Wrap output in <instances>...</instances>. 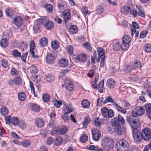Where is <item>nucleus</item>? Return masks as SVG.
<instances>
[{"label":"nucleus","instance_id":"33","mask_svg":"<svg viewBox=\"0 0 151 151\" xmlns=\"http://www.w3.org/2000/svg\"><path fill=\"white\" fill-rule=\"evenodd\" d=\"M81 104L83 108H88L90 106V103L87 100L85 99L82 101Z\"/></svg>","mask_w":151,"mask_h":151},{"label":"nucleus","instance_id":"17","mask_svg":"<svg viewBox=\"0 0 151 151\" xmlns=\"http://www.w3.org/2000/svg\"><path fill=\"white\" fill-rule=\"evenodd\" d=\"M19 48L22 51H24L27 49V42L25 41H19L18 43Z\"/></svg>","mask_w":151,"mask_h":151},{"label":"nucleus","instance_id":"37","mask_svg":"<svg viewBox=\"0 0 151 151\" xmlns=\"http://www.w3.org/2000/svg\"><path fill=\"white\" fill-rule=\"evenodd\" d=\"M94 124L96 126L100 127L101 125V120L98 117H96L94 120Z\"/></svg>","mask_w":151,"mask_h":151},{"label":"nucleus","instance_id":"20","mask_svg":"<svg viewBox=\"0 0 151 151\" xmlns=\"http://www.w3.org/2000/svg\"><path fill=\"white\" fill-rule=\"evenodd\" d=\"M48 39L46 37L41 38L40 40V45L42 47L46 46L48 44Z\"/></svg>","mask_w":151,"mask_h":151},{"label":"nucleus","instance_id":"41","mask_svg":"<svg viewBox=\"0 0 151 151\" xmlns=\"http://www.w3.org/2000/svg\"><path fill=\"white\" fill-rule=\"evenodd\" d=\"M59 134H65L67 131V128L65 126H63V127L60 128H59Z\"/></svg>","mask_w":151,"mask_h":151},{"label":"nucleus","instance_id":"57","mask_svg":"<svg viewBox=\"0 0 151 151\" xmlns=\"http://www.w3.org/2000/svg\"><path fill=\"white\" fill-rule=\"evenodd\" d=\"M104 9L101 6H98L96 8V11L98 14L102 13L104 12Z\"/></svg>","mask_w":151,"mask_h":151},{"label":"nucleus","instance_id":"52","mask_svg":"<svg viewBox=\"0 0 151 151\" xmlns=\"http://www.w3.org/2000/svg\"><path fill=\"white\" fill-rule=\"evenodd\" d=\"M146 88L148 89L146 90V92L148 96L151 99V87L149 85L148 83H146Z\"/></svg>","mask_w":151,"mask_h":151},{"label":"nucleus","instance_id":"45","mask_svg":"<svg viewBox=\"0 0 151 151\" xmlns=\"http://www.w3.org/2000/svg\"><path fill=\"white\" fill-rule=\"evenodd\" d=\"M113 48L114 50L116 51H119L121 48L120 43L118 42L115 43L113 45Z\"/></svg>","mask_w":151,"mask_h":151},{"label":"nucleus","instance_id":"44","mask_svg":"<svg viewBox=\"0 0 151 151\" xmlns=\"http://www.w3.org/2000/svg\"><path fill=\"white\" fill-rule=\"evenodd\" d=\"M114 102L112 97L111 96H108L104 100L103 104H105L108 103H111L112 104Z\"/></svg>","mask_w":151,"mask_h":151},{"label":"nucleus","instance_id":"16","mask_svg":"<svg viewBox=\"0 0 151 151\" xmlns=\"http://www.w3.org/2000/svg\"><path fill=\"white\" fill-rule=\"evenodd\" d=\"M36 125L39 127H41L44 125V120L41 118H39L35 119Z\"/></svg>","mask_w":151,"mask_h":151},{"label":"nucleus","instance_id":"27","mask_svg":"<svg viewBox=\"0 0 151 151\" xmlns=\"http://www.w3.org/2000/svg\"><path fill=\"white\" fill-rule=\"evenodd\" d=\"M44 8L46 11L48 13H51L52 12L53 7L51 4H46L44 5Z\"/></svg>","mask_w":151,"mask_h":151},{"label":"nucleus","instance_id":"3","mask_svg":"<svg viewBox=\"0 0 151 151\" xmlns=\"http://www.w3.org/2000/svg\"><path fill=\"white\" fill-rule=\"evenodd\" d=\"M101 145L105 150H109L113 147V140L109 138L106 137L102 140Z\"/></svg>","mask_w":151,"mask_h":151},{"label":"nucleus","instance_id":"55","mask_svg":"<svg viewBox=\"0 0 151 151\" xmlns=\"http://www.w3.org/2000/svg\"><path fill=\"white\" fill-rule=\"evenodd\" d=\"M54 106L57 108H59L62 105V103L61 101L55 100L53 102Z\"/></svg>","mask_w":151,"mask_h":151},{"label":"nucleus","instance_id":"13","mask_svg":"<svg viewBox=\"0 0 151 151\" xmlns=\"http://www.w3.org/2000/svg\"><path fill=\"white\" fill-rule=\"evenodd\" d=\"M63 15L64 16V20L66 23V22L69 20L71 18V14L69 9H67L65 11Z\"/></svg>","mask_w":151,"mask_h":151},{"label":"nucleus","instance_id":"54","mask_svg":"<svg viewBox=\"0 0 151 151\" xmlns=\"http://www.w3.org/2000/svg\"><path fill=\"white\" fill-rule=\"evenodd\" d=\"M145 50L147 52H151V45L149 44H146L144 46Z\"/></svg>","mask_w":151,"mask_h":151},{"label":"nucleus","instance_id":"11","mask_svg":"<svg viewBox=\"0 0 151 151\" xmlns=\"http://www.w3.org/2000/svg\"><path fill=\"white\" fill-rule=\"evenodd\" d=\"M86 54H81L78 55L76 57V62H78L79 61L81 62H84L86 60Z\"/></svg>","mask_w":151,"mask_h":151},{"label":"nucleus","instance_id":"32","mask_svg":"<svg viewBox=\"0 0 151 151\" xmlns=\"http://www.w3.org/2000/svg\"><path fill=\"white\" fill-rule=\"evenodd\" d=\"M109 109L108 108L104 107L101 109V113L102 115L105 117L107 116L108 112Z\"/></svg>","mask_w":151,"mask_h":151},{"label":"nucleus","instance_id":"4","mask_svg":"<svg viewBox=\"0 0 151 151\" xmlns=\"http://www.w3.org/2000/svg\"><path fill=\"white\" fill-rule=\"evenodd\" d=\"M145 112L143 107L138 106L133 109L132 111V115L133 117H137L143 115Z\"/></svg>","mask_w":151,"mask_h":151},{"label":"nucleus","instance_id":"51","mask_svg":"<svg viewBox=\"0 0 151 151\" xmlns=\"http://www.w3.org/2000/svg\"><path fill=\"white\" fill-rule=\"evenodd\" d=\"M117 119L118 120L119 123H120L124 125L125 124V121L123 116L119 115Z\"/></svg>","mask_w":151,"mask_h":151},{"label":"nucleus","instance_id":"59","mask_svg":"<svg viewBox=\"0 0 151 151\" xmlns=\"http://www.w3.org/2000/svg\"><path fill=\"white\" fill-rule=\"evenodd\" d=\"M54 77L52 76L49 74L46 75V79L47 81L49 82H51L54 80Z\"/></svg>","mask_w":151,"mask_h":151},{"label":"nucleus","instance_id":"48","mask_svg":"<svg viewBox=\"0 0 151 151\" xmlns=\"http://www.w3.org/2000/svg\"><path fill=\"white\" fill-rule=\"evenodd\" d=\"M90 121V118L88 116H86L85 117L83 122V126L84 127H86L87 126V125L89 123Z\"/></svg>","mask_w":151,"mask_h":151},{"label":"nucleus","instance_id":"25","mask_svg":"<svg viewBox=\"0 0 151 151\" xmlns=\"http://www.w3.org/2000/svg\"><path fill=\"white\" fill-rule=\"evenodd\" d=\"M45 26L47 29L50 30L53 28V24L51 22L48 21L45 23Z\"/></svg>","mask_w":151,"mask_h":151},{"label":"nucleus","instance_id":"35","mask_svg":"<svg viewBox=\"0 0 151 151\" xmlns=\"http://www.w3.org/2000/svg\"><path fill=\"white\" fill-rule=\"evenodd\" d=\"M121 49L122 50L126 51L128 49L129 47V44L122 42V45H121Z\"/></svg>","mask_w":151,"mask_h":151},{"label":"nucleus","instance_id":"64","mask_svg":"<svg viewBox=\"0 0 151 151\" xmlns=\"http://www.w3.org/2000/svg\"><path fill=\"white\" fill-rule=\"evenodd\" d=\"M107 115V116H108L109 118H112L114 116V113L112 110H109Z\"/></svg>","mask_w":151,"mask_h":151},{"label":"nucleus","instance_id":"61","mask_svg":"<svg viewBox=\"0 0 151 151\" xmlns=\"http://www.w3.org/2000/svg\"><path fill=\"white\" fill-rule=\"evenodd\" d=\"M27 124L23 121H20L19 124V127L22 129H24L26 127Z\"/></svg>","mask_w":151,"mask_h":151},{"label":"nucleus","instance_id":"47","mask_svg":"<svg viewBox=\"0 0 151 151\" xmlns=\"http://www.w3.org/2000/svg\"><path fill=\"white\" fill-rule=\"evenodd\" d=\"M133 70V68L131 66L127 65L124 69V72L126 73H129Z\"/></svg>","mask_w":151,"mask_h":151},{"label":"nucleus","instance_id":"29","mask_svg":"<svg viewBox=\"0 0 151 151\" xmlns=\"http://www.w3.org/2000/svg\"><path fill=\"white\" fill-rule=\"evenodd\" d=\"M5 12L7 15L9 17H12L14 14V11L10 8L6 9Z\"/></svg>","mask_w":151,"mask_h":151},{"label":"nucleus","instance_id":"31","mask_svg":"<svg viewBox=\"0 0 151 151\" xmlns=\"http://www.w3.org/2000/svg\"><path fill=\"white\" fill-rule=\"evenodd\" d=\"M33 29L35 33L40 32L41 31V28L40 24L39 23L35 24L33 26Z\"/></svg>","mask_w":151,"mask_h":151},{"label":"nucleus","instance_id":"18","mask_svg":"<svg viewBox=\"0 0 151 151\" xmlns=\"http://www.w3.org/2000/svg\"><path fill=\"white\" fill-rule=\"evenodd\" d=\"M68 61L67 59L65 58L61 59L59 62L60 66L63 68H65L68 65Z\"/></svg>","mask_w":151,"mask_h":151},{"label":"nucleus","instance_id":"63","mask_svg":"<svg viewBox=\"0 0 151 151\" xmlns=\"http://www.w3.org/2000/svg\"><path fill=\"white\" fill-rule=\"evenodd\" d=\"M83 45L86 49L89 51H90L91 50V47L90 44L86 42L83 44Z\"/></svg>","mask_w":151,"mask_h":151},{"label":"nucleus","instance_id":"62","mask_svg":"<svg viewBox=\"0 0 151 151\" xmlns=\"http://www.w3.org/2000/svg\"><path fill=\"white\" fill-rule=\"evenodd\" d=\"M67 50L70 55H72L73 52V47L71 45H69L67 47Z\"/></svg>","mask_w":151,"mask_h":151},{"label":"nucleus","instance_id":"15","mask_svg":"<svg viewBox=\"0 0 151 151\" xmlns=\"http://www.w3.org/2000/svg\"><path fill=\"white\" fill-rule=\"evenodd\" d=\"M15 25L17 26H20L22 25V20L20 17H17L13 20Z\"/></svg>","mask_w":151,"mask_h":151},{"label":"nucleus","instance_id":"23","mask_svg":"<svg viewBox=\"0 0 151 151\" xmlns=\"http://www.w3.org/2000/svg\"><path fill=\"white\" fill-rule=\"evenodd\" d=\"M29 105L31 107V108L33 111H40V107L36 104H33L32 103L29 104Z\"/></svg>","mask_w":151,"mask_h":151},{"label":"nucleus","instance_id":"50","mask_svg":"<svg viewBox=\"0 0 151 151\" xmlns=\"http://www.w3.org/2000/svg\"><path fill=\"white\" fill-rule=\"evenodd\" d=\"M131 35L132 36H134L135 37H137L139 35L138 31H136L135 29L133 28L131 29Z\"/></svg>","mask_w":151,"mask_h":151},{"label":"nucleus","instance_id":"60","mask_svg":"<svg viewBox=\"0 0 151 151\" xmlns=\"http://www.w3.org/2000/svg\"><path fill=\"white\" fill-rule=\"evenodd\" d=\"M13 56L16 57H19L21 55V53L17 50H14L12 53Z\"/></svg>","mask_w":151,"mask_h":151},{"label":"nucleus","instance_id":"21","mask_svg":"<svg viewBox=\"0 0 151 151\" xmlns=\"http://www.w3.org/2000/svg\"><path fill=\"white\" fill-rule=\"evenodd\" d=\"M9 45L8 42L6 38L2 39L0 41V45L3 48L6 47Z\"/></svg>","mask_w":151,"mask_h":151},{"label":"nucleus","instance_id":"38","mask_svg":"<svg viewBox=\"0 0 151 151\" xmlns=\"http://www.w3.org/2000/svg\"><path fill=\"white\" fill-rule=\"evenodd\" d=\"M137 7H138V11L137 12L138 15L142 17H144L145 14L144 10L141 6H139V7H138L137 6Z\"/></svg>","mask_w":151,"mask_h":151},{"label":"nucleus","instance_id":"42","mask_svg":"<svg viewBox=\"0 0 151 151\" xmlns=\"http://www.w3.org/2000/svg\"><path fill=\"white\" fill-rule=\"evenodd\" d=\"M50 99V95L47 93H45L42 96V99L43 101L45 102H47Z\"/></svg>","mask_w":151,"mask_h":151},{"label":"nucleus","instance_id":"43","mask_svg":"<svg viewBox=\"0 0 151 151\" xmlns=\"http://www.w3.org/2000/svg\"><path fill=\"white\" fill-rule=\"evenodd\" d=\"M141 67V63L139 61L136 60L133 64V68L135 69H139Z\"/></svg>","mask_w":151,"mask_h":151},{"label":"nucleus","instance_id":"24","mask_svg":"<svg viewBox=\"0 0 151 151\" xmlns=\"http://www.w3.org/2000/svg\"><path fill=\"white\" fill-rule=\"evenodd\" d=\"M73 109L72 107L68 105H66L64 108L63 113L65 114L69 113L72 112Z\"/></svg>","mask_w":151,"mask_h":151},{"label":"nucleus","instance_id":"9","mask_svg":"<svg viewBox=\"0 0 151 151\" xmlns=\"http://www.w3.org/2000/svg\"><path fill=\"white\" fill-rule=\"evenodd\" d=\"M55 58V54L49 53L46 56V60L48 63L52 64L54 63Z\"/></svg>","mask_w":151,"mask_h":151},{"label":"nucleus","instance_id":"19","mask_svg":"<svg viewBox=\"0 0 151 151\" xmlns=\"http://www.w3.org/2000/svg\"><path fill=\"white\" fill-rule=\"evenodd\" d=\"M117 129V133L119 135H122L125 134L126 132L125 128L121 125L119 126L116 128Z\"/></svg>","mask_w":151,"mask_h":151},{"label":"nucleus","instance_id":"8","mask_svg":"<svg viewBox=\"0 0 151 151\" xmlns=\"http://www.w3.org/2000/svg\"><path fill=\"white\" fill-rule=\"evenodd\" d=\"M66 88L69 91H72L74 88V85L72 81L70 80H66L65 81Z\"/></svg>","mask_w":151,"mask_h":151},{"label":"nucleus","instance_id":"14","mask_svg":"<svg viewBox=\"0 0 151 151\" xmlns=\"http://www.w3.org/2000/svg\"><path fill=\"white\" fill-rule=\"evenodd\" d=\"M111 125L115 128H116L119 126L121 125L116 117L114 118L111 119Z\"/></svg>","mask_w":151,"mask_h":151},{"label":"nucleus","instance_id":"28","mask_svg":"<svg viewBox=\"0 0 151 151\" xmlns=\"http://www.w3.org/2000/svg\"><path fill=\"white\" fill-rule=\"evenodd\" d=\"M29 69L31 73H37L38 72L37 68L35 65H32L29 68Z\"/></svg>","mask_w":151,"mask_h":151},{"label":"nucleus","instance_id":"10","mask_svg":"<svg viewBox=\"0 0 151 151\" xmlns=\"http://www.w3.org/2000/svg\"><path fill=\"white\" fill-rule=\"evenodd\" d=\"M98 51L99 58L97 60V61L99 62L101 60H104L105 55L104 50L101 47H99Z\"/></svg>","mask_w":151,"mask_h":151},{"label":"nucleus","instance_id":"56","mask_svg":"<svg viewBox=\"0 0 151 151\" xmlns=\"http://www.w3.org/2000/svg\"><path fill=\"white\" fill-rule=\"evenodd\" d=\"M21 144L22 146L24 147H27L29 146L31 143L29 140H24L22 142Z\"/></svg>","mask_w":151,"mask_h":151},{"label":"nucleus","instance_id":"7","mask_svg":"<svg viewBox=\"0 0 151 151\" xmlns=\"http://www.w3.org/2000/svg\"><path fill=\"white\" fill-rule=\"evenodd\" d=\"M92 133L93 140L96 141L100 139L101 133L99 130L96 129H93L92 131Z\"/></svg>","mask_w":151,"mask_h":151},{"label":"nucleus","instance_id":"49","mask_svg":"<svg viewBox=\"0 0 151 151\" xmlns=\"http://www.w3.org/2000/svg\"><path fill=\"white\" fill-rule=\"evenodd\" d=\"M146 114L151 112V104L147 103L145 106Z\"/></svg>","mask_w":151,"mask_h":151},{"label":"nucleus","instance_id":"40","mask_svg":"<svg viewBox=\"0 0 151 151\" xmlns=\"http://www.w3.org/2000/svg\"><path fill=\"white\" fill-rule=\"evenodd\" d=\"M11 123L13 125H16L19 123V120L16 117H13L11 120Z\"/></svg>","mask_w":151,"mask_h":151},{"label":"nucleus","instance_id":"1","mask_svg":"<svg viewBox=\"0 0 151 151\" xmlns=\"http://www.w3.org/2000/svg\"><path fill=\"white\" fill-rule=\"evenodd\" d=\"M115 146L118 151H128L129 147L128 142L124 139L119 140Z\"/></svg>","mask_w":151,"mask_h":151},{"label":"nucleus","instance_id":"6","mask_svg":"<svg viewBox=\"0 0 151 151\" xmlns=\"http://www.w3.org/2000/svg\"><path fill=\"white\" fill-rule=\"evenodd\" d=\"M133 137L134 140L137 142H141L143 138L141 132L137 129H134L133 131Z\"/></svg>","mask_w":151,"mask_h":151},{"label":"nucleus","instance_id":"30","mask_svg":"<svg viewBox=\"0 0 151 151\" xmlns=\"http://www.w3.org/2000/svg\"><path fill=\"white\" fill-rule=\"evenodd\" d=\"M50 133L52 135H58L59 134V127H55L52 129L50 131Z\"/></svg>","mask_w":151,"mask_h":151},{"label":"nucleus","instance_id":"46","mask_svg":"<svg viewBox=\"0 0 151 151\" xmlns=\"http://www.w3.org/2000/svg\"><path fill=\"white\" fill-rule=\"evenodd\" d=\"M18 97L20 101H23L24 100L26 97V96L24 93L21 92L20 93H18Z\"/></svg>","mask_w":151,"mask_h":151},{"label":"nucleus","instance_id":"26","mask_svg":"<svg viewBox=\"0 0 151 151\" xmlns=\"http://www.w3.org/2000/svg\"><path fill=\"white\" fill-rule=\"evenodd\" d=\"M63 140V139L62 137L59 136L56 138L54 142L56 145H59L62 144Z\"/></svg>","mask_w":151,"mask_h":151},{"label":"nucleus","instance_id":"58","mask_svg":"<svg viewBox=\"0 0 151 151\" xmlns=\"http://www.w3.org/2000/svg\"><path fill=\"white\" fill-rule=\"evenodd\" d=\"M88 137L86 134H84L80 138L81 142L83 143H85L87 140Z\"/></svg>","mask_w":151,"mask_h":151},{"label":"nucleus","instance_id":"34","mask_svg":"<svg viewBox=\"0 0 151 151\" xmlns=\"http://www.w3.org/2000/svg\"><path fill=\"white\" fill-rule=\"evenodd\" d=\"M122 41V42H124V43L125 42L129 44L131 41V39L129 36L125 35L123 37Z\"/></svg>","mask_w":151,"mask_h":151},{"label":"nucleus","instance_id":"36","mask_svg":"<svg viewBox=\"0 0 151 151\" xmlns=\"http://www.w3.org/2000/svg\"><path fill=\"white\" fill-rule=\"evenodd\" d=\"M8 110L5 106H3L1 109V113L3 116H5L8 114Z\"/></svg>","mask_w":151,"mask_h":151},{"label":"nucleus","instance_id":"12","mask_svg":"<svg viewBox=\"0 0 151 151\" xmlns=\"http://www.w3.org/2000/svg\"><path fill=\"white\" fill-rule=\"evenodd\" d=\"M106 85L109 88H113L116 85L115 80L112 78L109 79L107 81Z\"/></svg>","mask_w":151,"mask_h":151},{"label":"nucleus","instance_id":"53","mask_svg":"<svg viewBox=\"0 0 151 151\" xmlns=\"http://www.w3.org/2000/svg\"><path fill=\"white\" fill-rule=\"evenodd\" d=\"M51 46L52 48L53 49H58L59 47V45L57 42L55 41L52 42Z\"/></svg>","mask_w":151,"mask_h":151},{"label":"nucleus","instance_id":"5","mask_svg":"<svg viewBox=\"0 0 151 151\" xmlns=\"http://www.w3.org/2000/svg\"><path fill=\"white\" fill-rule=\"evenodd\" d=\"M143 139L145 141H149L151 139V131L148 128L144 129L141 133Z\"/></svg>","mask_w":151,"mask_h":151},{"label":"nucleus","instance_id":"2","mask_svg":"<svg viewBox=\"0 0 151 151\" xmlns=\"http://www.w3.org/2000/svg\"><path fill=\"white\" fill-rule=\"evenodd\" d=\"M126 120L130 124L131 127L134 129H137L138 127L140 125L139 120L137 118L129 116L127 117Z\"/></svg>","mask_w":151,"mask_h":151},{"label":"nucleus","instance_id":"39","mask_svg":"<svg viewBox=\"0 0 151 151\" xmlns=\"http://www.w3.org/2000/svg\"><path fill=\"white\" fill-rule=\"evenodd\" d=\"M104 79L102 80L100 82L99 87V91L100 93H102L103 92V90L104 85Z\"/></svg>","mask_w":151,"mask_h":151},{"label":"nucleus","instance_id":"22","mask_svg":"<svg viewBox=\"0 0 151 151\" xmlns=\"http://www.w3.org/2000/svg\"><path fill=\"white\" fill-rule=\"evenodd\" d=\"M78 32V28L75 25H71L70 28L69 32L70 34H76Z\"/></svg>","mask_w":151,"mask_h":151}]
</instances>
